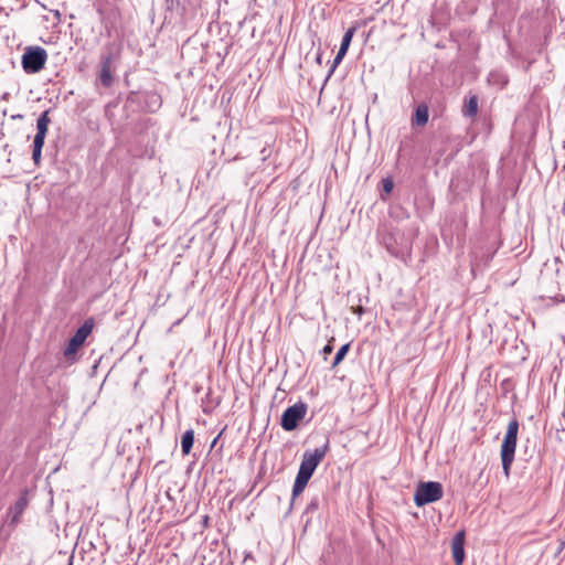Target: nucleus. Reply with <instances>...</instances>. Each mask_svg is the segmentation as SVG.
<instances>
[{
  "mask_svg": "<svg viewBox=\"0 0 565 565\" xmlns=\"http://www.w3.org/2000/svg\"><path fill=\"white\" fill-rule=\"evenodd\" d=\"M379 237L386 250L394 257L403 256L409 246L404 233L397 227L383 226L379 230Z\"/></svg>",
  "mask_w": 565,
  "mask_h": 565,
  "instance_id": "1",
  "label": "nucleus"
},
{
  "mask_svg": "<svg viewBox=\"0 0 565 565\" xmlns=\"http://www.w3.org/2000/svg\"><path fill=\"white\" fill-rule=\"evenodd\" d=\"M518 433L519 422L513 417L508 424L507 433L501 445L502 468L507 477L510 475V469L514 460Z\"/></svg>",
  "mask_w": 565,
  "mask_h": 565,
  "instance_id": "2",
  "label": "nucleus"
},
{
  "mask_svg": "<svg viewBox=\"0 0 565 565\" xmlns=\"http://www.w3.org/2000/svg\"><path fill=\"white\" fill-rule=\"evenodd\" d=\"M444 489L440 482L437 481H422L417 484L414 502L417 507L436 502L443 498Z\"/></svg>",
  "mask_w": 565,
  "mask_h": 565,
  "instance_id": "3",
  "label": "nucleus"
},
{
  "mask_svg": "<svg viewBox=\"0 0 565 565\" xmlns=\"http://www.w3.org/2000/svg\"><path fill=\"white\" fill-rule=\"evenodd\" d=\"M46 51L41 46H28L22 55V68L26 74H36L44 68Z\"/></svg>",
  "mask_w": 565,
  "mask_h": 565,
  "instance_id": "4",
  "label": "nucleus"
},
{
  "mask_svg": "<svg viewBox=\"0 0 565 565\" xmlns=\"http://www.w3.org/2000/svg\"><path fill=\"white\" fill-rule=\"evenodd\" d=\"M94 328V319L88 318L84 323L76 330L75 334L70 339L66 349L64 350V356L67 360H73L78 349L85 343L87 337L90 334Z\"/></svg>",
  "mask_w": 565,
  "mask_h": 565,
  "instance_id": "5",
  "label": "nucleus"
},
{
  "mask_svg": "<svg viewBox=\"0 0 565 565\" xmlns=\"http://www.w3.org/2000/svg\"><path fill=\"white\" fill-rule=\"evenodd\" d=\"M308 412V405L302 401L289 406L281 415L280 425L286 431L295 430L299 423L305 418Z\"/></svg>",
  "mask_w": 565,
  "mask_h": 565,
  "instance_id": "6",
  "label": "nucleus"
},
{
  "mask_svg": "<svg viewBox=\"0 0 565 565\" xmlns=\"http://www.w3.org/2000/svg\"><path fill=\"white\" fill-rule=\"evenodd\" d=\"M119 58V52L114 50L113 47H107L105 52L102 53L100 56V72L98 79L105 88H108L114 83L113 70L114 63Z\"/></svg>",
  "mask_w": 565,
  "mask_h": 565,
  "instance_id": "7",
  "label": "nucleus"
},
{
  "mask_svg": "<svg viewBox=\"0 0 565 565\" xmlns=\"http://www.w3.org/2000/svg\"><path fill=\"white\" fill-rule=\"evenodd\" d=\"M328 451H329V439H327L326 443L321 447L316 448L313 451L306 450L303 452L299 470H301L303 472H308L309 475L312 476L315 470L317 469L318 465L326 457Z\"/></svg>",
  "mask_w": 565,
  "mask_h": 565,
  "instance_id": "8",
  "label": "nucleus"
},
{
  "mask_svg": "<svg viewBox=\"0 0 565 565\" xmlns=\"http://www.w3.org/2000/svg\"><path fill=\"white\" fill-rule=\"evenodd\" d=\"M51 119L49 117V111H44L41 114V116L36 120V135L33 140V147L34 148H43L45 136L47 132L49 124Z\"/></svg>",
  "mask_w": 565,
  "mask_h": 565,
  "instance_id": "9",
  "label": "nucleus"
},
{
  "mask_svg": "<svg viewBox=\"0 0 565 565\" xmlns=\"http://www.w3.org/2000/svg\"><path fill=\"white\" fill-rule=\"evenodd\" d=\"M465 531L455 534L451 541V552L455 565H461L465 559Z\"/></svg>",
  "mask_w": 565,
  "mask_h": 565,
  "instance_id": "10",
  "label": "nucleus"
},
{
  "mask_svg": "<svg viewBox=\"0 0 565 565\" xmlns=\"http://www.w3.org/2000/svg\"><path fill=\"white\" fill-rule=\"evenodd\" d=\"M429 110L426 104H420L416 107L412 117V125L423 127L428 122Z\"/></svg>",
  "mask_w": 565,
  "mask_h": 565,
  "instance_id": "11",
  "label": "nucleus"
},
{
  "mask_svg": "<svg viewBox=\"0 0 565 565\" xmlns=\"http://www.w3.org/2000/svg\"><path fill=\"white\" fill-rule=\"evenodd\" d=\"M311 477L308 472L298 470L292 488V500L302 493Z\"/></svg>",
  "mask_w": 565,
  "mask_h": 565,
  "instance_id": "12",
  "label": "nucleus"
},
{
  "mask_svg": "<svg viewBox=\"0 0 565 565\" xmlns=\"http://www.w3.org/2000/svg\"><path fill=\"white\" fill-rule=\"evenodd\" d=\"M28 507V499L23 494L21 495L17 501L10 508V513H12V518H11V524H17L19 523L20 521V516L21 514L23 513V511L25 510V508Z\"/></svg>",
  "mask_w": 565,
  "mask_h": 565,
  "instance_id": "13",
  "label": "nucleus"
},
{
  "mask_svg": "<svg viewBox=\"0 0 565 565\" xmlns=\"http://www.w3.org/2000/svg\"><path fill=\"white\" fill-rule=\"evenodd\" d=\"M193 444H194V430L193 429H188L183 435H182V438H181V449H182V455L183 456H186L190 454L192 447H193Z\"/></svg>",
  "mask_w": 565,
  "mask_h": 565,
  "instance_id": "14",
  "label": "nucleus"
},
{
  "mask_svg": "<svg viewBox=\"0 0 565 565\" xmlns=\"http://www.w3.org/2000/svg\"><path fill=\"white\" fill-rule=\"evenodd\" d=\"M478 113V97L476 95H472L469 97V99L465 103L462 107V115L465 117H475Z\"/></svg>",
  "mask_w": 565,
  "mask_h": 565,
  "instance_id": "15",
  "label": "nucleus"
},
{
  "mask_svg": "<svg viewBox=\"0 0 565 565\" xmlns=\"http://www.w3.org/2000/svg\"><path fill=\"white\" fill-rule=\"evenodd\" d=\"M355 30H356L355 26H351V28H349L345 31V33H344V35L342 38V41H341V45H340L341 53L342 52L343 53L348 52L349 46H350L351 41H352V38H353L354 33H355Z\"/></svg>",
  "mask_w": 565,
  "mask_h": 565,
  "instance_id": "16",
  "label": "nucleus"
},
{
  "mask_svg": "<svg viewBox=\"0 0 565 565\" xmlns=\"http://www.w3.org/2000/svg\"><path fill=\"white\" fill-rule=\"evenodd\" d=\"M349 350H350V343L343 344L335 353V356L333 359L331 366L335 367L337 365H339L342 362V360L345 358V355L348 354Z\"/></svg>",
  "mask_w": 565,
  "mask_h": 565,
  "instance_id": "17",
  "label": "nucleus"
},
{
  "mask_svg": "<svg viewBox=\"0 0 565 565\" xmlns=\"http://www.w3.org/2000/svg\"><path fill=\"white\" fill-rule=\"evenodd\" d=\"M345 54L347 53H343V52L341 53V50L339 49V51H338V53H337V55H335V57L333 60V63L330 66V70L328 72L326 81H328L332 76V74L335 71L338 64L342 61V58L344 57Z\"/></svg>",
  "mask_w": 565,
  "mask_h": 565,
  "instance_id": "18",
  "label": "nucleus"
},
{
  "mask_svg": "<svg viewBox=\"0 0 565 565\" xmlns=\"http://www.w3.org/2000/svg\"><path fill=\"white\" fill-rule=\"evenodd\" d=\"M318 508H319V499L316 497V498H312L311 501L308 503V505L306 508V511L307 512H313Z\"/></svg>",
  "mask_w": 565,
  "mask_h": 565,
  "instance_id": "19",
  "label": "nucleus"
},
{
  "mask_svg": "<svg viewBox=\"0 0 565 565\" xmlns=\"http://www.w3.org/2000/svg\"><path fill=\"white\" fill-rule=\"evenodd\" d=\"M41 154H42V149L41 148H34L33 147V150H32V159L34 161L35 164H39L40 160H41Z\"/></svg>",
  "mask_w": 565,
  "mask_h": 565,
  "instance_id": "20",
  "label": "nucleus"
},
{
  "mask_svg": "<svg viewBox=\"0 0 565 565\" xmlns=\"http://www.w3.org/2000/svg\"><path fill=\"white\" fill-rule=\"evenodd\" d=\"M394 188V183L391 179L383 180V190L385 193H391Z\"/></svg>",
  "mask_w": 565,
  "mask_h": 565,
  "instance_id": "21",
  "label": "nucleus"
},
{
  "mask_svg": "<svg viewBox=\"0 0 565 565\" xmlns=\"http://www.w3.org/2000/svg\"><path fill=\"white\" fill-rule=\"evenodd\" d=\"M166 6L168 10L172 11L179 8L180 0H166Z\"/></svg>",
  "mask_w": 565,
  "mask_h": 565,
  "instance_id": "22",
  "label": "nucleus"
},
{
  "mask_svg": "<svg viewBox=\"0 0 565 565\" xmlns=\"http://www.w3.org/2000/svg\"><path fill=\"white\" fill-rule=\"evenodd\" d=\"M332 350H333V347L330 343L324 345V348L322 350L324 358H327V355L330 354L332 352Z\"/></svg>",
  "mask_w": 565,
  "mask_h": 565,
  "instance_id": "23",
  "label": "nucleus"
},
{
  "mask_svg": "<svg viewBox=\"0 0 565 565\" xmlns=\"http://www.w3.org/2000/svg\"><path fill=\"white\" fill-rule=\"evenodd\" d=\"M10 118L11 119H22L23 116L22 115H12Z\"/></svg>",
  "mask_w": 565,
  "mask_h": 565,
  "instance_id": "24",
  "label": "nucleus"
},
{
  "mask_svg": "<svg viewBox=\"0 0 565 565\" xmlns=\"http://www.w3.org/2000/svg\"><path fill=\"white\" fill-rule=\"evenodd\" d=\"M354 312L361 316L363 313V308L359 307Z\"/></svg>",
  "mask_w": 565,
  "mask_h": 565,
  "instance_id": "25",
  "label": "nucleus"
},
{
  "mask_svg": "<svg viewBox=\"0 0 565 565\" xmlns=\"http://www.w3.org/2000/svg\"><path fill=\"white\" fill-rule=\"evenodd\" d=\"M321 58H322L321 54H318V55H317V62H318L319 64H321Z\"/></svg>",
  "mask_w": 565,
  "mask_h": 565,
  "instance_id": "26",
  "label": "nucleus"
}]
</instances>
